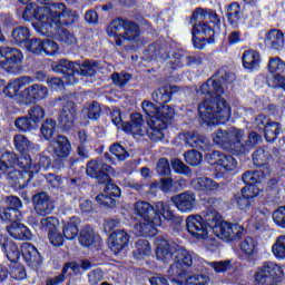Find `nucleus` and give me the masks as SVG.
<instances>
[{
	"label": "nucleus",
	"mask_w": 285,
	"mask_h": 285,
	"mask_svg": "<svg viewBox=\"0 0 285 285\" xmlns=\"http://www.w3.org/2000/svg\"><path fill=\"white\" fill-rule=\"evenodd\" d=\"M24 21H32V26L39 35L45 37H55V35H60L61 41L63 43H69L72 46L77 43V38L75 35L70 33L68 30L61 29V19H68L65 23H75L79 19V13L66 8V4L51 3L48 6L37 7L35 3H29L22 14Z\"/></svg>",
	"instance_id": "f257e3e1"
},
{
	"label": "nucleus",
	"mask_w": 285,
	"mask_h": 285,
	"mask_svg": "<svg viewBox=\"0 0 285 285\" xmlns=\"http://www.w3.org/2000/svg\"><path fill=\"white\" fill-rule=\"evenodd\" d=\"M219 79L232 83V81H235V73L219 70L216 76L209 78L199 89V92L205 95L206 99L198 106V115L207 126L226 124L230 119V105L220 97L224 89Z\"/></svg>",
	"instance_id": "f03ea898"
},
{
	"label": "nucleus",
	"mask_w": 285,
	"mask_h": 285,
	"mask_svg": "<svg viewBox=\"0 0 285 285\" xmlns=\"http://www.w3.org/2000/svg\"><path fill=\"white\" fill-rule=\"evenodd\" d=\"M49 166L50 158L46 156L40 157L39 165H32L30 156L17 158V155L0 149V177L1 175H8L9 179L19 181L26 179L27 175V180L30 181L32 170H41V168L46 169Z\"/></svg>",
	"instance_id": "7ed1b4c3"
},
{
	"label": "nucleus",
	"mask_w": 285,
	"mask_h": 285,
	"mask_svg": "<svg viewBox=\"0 0 285 285\" xmlns=\"http://www.w3.org/2000/svg\"><path fill=\"white\" fill-rule=\"evenodd\" d=\"M156 256L157 259L166 264H168L170 259H174V264L168 269V275L171 277V281L175 279V277H178V279L186 278V272L181 264L193 266V254L177 243H169L166 239L156 242Z\"/></svg>",
	"instance_id": "20e7f679"
},
{
	"label": "nucleus",
	"mask_w": 285,
	"mask_h": 285,
	"mask_svg": "<svg viewBox=\"0 0 285 285\" xmlns=\"http://www.w3.org/2000/svg\"><path fill=\"white\" fill-rule=\"evenodd\" d=\"M87 175L98 179L99 184H105L104 194L98 195L96 202L101 206H115L112 197H121V189L110 183V175L115 177V169L104 160H91L87 165Z\"/></svg>",
	"instance_id": "39448f33"
},
{
	"label": "nucleus",
	"mask_w": 285,
	"mask_h": 285,
	"mask_svg": "<svg viewBox=\"0 0 285 285\" xmlns=\"http://www.w3.org/2000/svg\"><path fill=\"white\" fill-rule=\"evenodd\" d=\"M122 130L132 137H149L151 141H161L166 124L161 120L148 119L145 125L141 114H132L130 121L122 125Z\"/></svg>",
	"instance_id": "423d86ee"
},
{
	"label": "nucleus",
	"mask_w": 285,
	"mask_h": 285,
	"mask_svg": "<svg viewBox=\"0 0 285 285\" xmlns=\"http://www.w3.org/2000/svg\"><path fill=\"white\" fill-rule=\"evenodd\" d=\"M134 213L140 217L134 227L135 234L139 237H155L157 226H161V218L155 207L148 202H137Z\"/></svg>",
	"instance_id": "0eeeda50"
},
{
	"label": "nucleus",
	"mask_w": 285,
	"mask_h": 285,
	"mask_svg": "<svg viewBox=\"0 0 285 285\" xmlns=\"http://www.w3.org/2000/svg\"><path fill=\"white\" fill-rule=\"evenodd\" d=\"M51 69L53 72H60L66 77V75H76L80 77H95L97 75V62L86 60L82 63L70 62L68 60H60L58 62L51 63Z\"/></svg>",
	"instance_id": "6e6552de"
},
{
	"label": "nucleus",
	"mask_w": 285,
	"mask_h": 285,
	"mask_svg": "<svg viewBox=\"0 0 285 285\" xmlns=\"http://www.w3.org/2000/svg\"><path fill=\"white\" fill-rule=\"evenodd\" d=\"M284 277V267L275 262H264L254 273L253 285H271L275 279Z\"/></svg>",
	"instance_id": "1a4fd4ad"
},
{
	"label": "nucleus",
	"mask_w": 285,
	"mask_h": 285,
	"mask_svg": "<svg viewBox=\"0 0 285 285\" xmlns=\"http://www.w3.org/2000/svg\"><path fill=\"white\" fill-rule=\"evenodd\" d=\"M213 233L223 242H235V239H240L246 235V229L237 223L222 220L214 225Z\"/></svg>",
	"instance_id": "9d476101"
},
{
	"label": "nucleus",
	"mask_w": 285,
	"mask_h": 285,
	"mask_svg": "<svg viewBox=\"0 0 285 285\" xmlns=\"http://www.w3.org/2000/svg\"><path fill=\"white\" fill-rule=\"evenodd\" d=\"M188 233L194 239H207L210 225L200 215H190L186 218Z\"/></svg>",
	"instance_id": "9b49d317"
},
{
	"label": "nucleus",
	"mask_w": 285,
	"mask_h": 285,
	"mask_svg": "<svg viewBox=\"0 0 285 285\" xmlns=\"http://www.w3.org/2000/svg\"><path fill=\"white\" fill-rule=\"evenodd\" d=\"M206 159L210 166H216L225 173H234L237 170V159L232 155H226L220 151H213L206 155Z\"/></svg>",
	"instance_id": "f8f14e48"
},
{
	"label": "nucleus",
	"mask_w": 285,
	"mask_h": 285,
	"mask_svg": "<svg viewBox=\"0 0 285 285\" xmlns=\"http://www.w3.org/2000/svg\"><path fill=\"white\" fill-rule=\"evenodd\" d=\"M193 43L197 50H204L206 43H210V38L215 37V30L207 23L199 22L193 29Z\"/></svg>",
	"instance_id": "ddd939ff"
},
{
	"label": "nucleus",
	"mask_w": 285,
	"mask_h": 285,
	"mask_svg": "<svg viewBox=\"0 0 285 285\" xmlns=\"http://www.w3.org/2000/svg\"><path fill=\"white\" fill-rule=\"evenodd\" d=\"M262 193L257 186H245L240 193L234 195V204L239 210H248L253 206V199Z\"/></svg>",
	"instance_id": "4468645a"
},
{
	"label": "nucleus",
	"mask_w": 285,
	"mask_h": 285,
	"mask_svg": "<svg viewBox=\"0 0 285 285\" xmlns=\"http://www.w3.org/2000/svg\"><path fill=\"white\" fill-rule=\"evenodd\" d=\"M23 61V53L12 47H0V70H10Z\"/></svg>",
	"instance_id": "2eb2a0df"
},
{
	"label": "nucleus",
	"mask_w": 285,
	"mask_h": 285,
	"mask_svg": "<svg viewBox=\"0 0 285 285\" xmlns=\"http://www.w3.org/2000/svg\"><path fill=\"white\" fill-rule=\"evenodd\" d=\"M46 97H48V87L43 85H32L20 92V101L26 106L35 104V101H41Z\"/></svg>",
	"instance_id": "dca6fc26"
},
{
	"label": "nucleus",
	"mask_w": 285,
	"mask_h": 285,
	"mask_svg": "<svg viewBox=\"0 0 285 285\" xmlns=\"http://www.w3.org/2000/svg\"><path fill=\"white\" fill-rule=\"evenodd\" d=\"M171 202L179 213H191L197 206V196L191 191H184L171 197Z\"/></svg>",
	"instance_id": "f3484780"
},
{
	"label": "nucleus",
	"mask_w": 285,
	"mask_h": 285,
	"mask_svg": "<svg viewBox=\"0 0 285 285\" xmlns=\"http://www.w3.org/2000/svg\"><path fill=\"white\" fill-rule=\"evenodd\" d=\"M269 72L274 73L272 88H283L285 90V62L279 58L269 59L268 63Z\"/></svg>",
	"instance_id": "a211bd4d"
},
{
	"label": "nucleus",
	"mask_w": 285,
	"mask_h": 285,
	"mask_svg": "<svg viewBox=\"0 0 285 285\" xmlns=\"http://www.w3.org/2000/svg\"><path fill=\"white\" fill-rule=\"evenodd\" d=\"M21 253L24 262H27L28 266L33 268V271H39L42 264L41 254H39V249L35 247L30 243H23L21 246Z\"/></svg>",
	"instance_id": "6ab92c4d"
},
{
	"label": "nucleus",
	"mask_w": 285,
	"mask_h": 285,
	"mask_svg": "<svg viewBox=\"0 0 285 285\" xmlns=\"http://www.w3.org/2000/svg\"><path fill=\"white\" fill-rule=\"evenodd\" d=\"M246 141V131L232 127L229 129L228 146L236 155H244V142Z\"/></svg>",
	"instance_id": "aec40b11"
},
{
	"label": "nucleus",
	"mask_w": 285,
	"mask_h": 285,
	"mask_svg": "<svg viewBox=\"0 0 285 285\" xmlns=\"http://www.w3.org/2000/svg\"><path fill=\"white\" fill-rule=\"evenodd\" d=\"M77 118V105L72 101H67L62 106V110L59 116V121L62 128L66 130L75 126V119Z\"/></svg>",
	"instance_id": "412c9836"
},
{
	"label": "nucleus",
	"mask_w": 285,
	"mask_h": 285,
	"mask_svg": "<svg viewBox=\"0 0 285 285\" xmlns=\"http://www.w3.org/2000/svg\"><path fill=\"white\" fill-rule=\"evenodd\" d=\"M33 81L35 80L28 76L13 79L4 87L3 92L10 99H14V97L21 98V94H19L21 88H24V86H30V83Z\"/></svg>",
	"instance_id": "4be33fe9"
},
{
	"label": "nucleus",
	"mask_w": 285,
	"mask_h": 285,
	"mask_svg": "<svg viewBox=\"0 0 285 285\" xmlns=\"http://www.w3.org/2000/svg\"><path fill=\"white\" fill-rule=\"evenodd\" d=\"M0 247L9 262L12 264H17L19 262L21 250L14 242L10 240L7 236H0Z\"/></svg>",
	"instance_id": "5701e85b"
},
{
	"label": "nucleus",
	"mask_w": 285,
	"mask_h": 285,
	"mask_svg": "<svg viewBox=\"0 0 285 285\" xmlns=\"http://www.w3.org/2000/svg\"><path fill=\"white\" fill-rule=\"evenodd\" d=\"M33 206L38 215H50V213L55 210V204L46 193L36 194L33 196Z\"/></svg>",
	"instance_id": "b1692460"
},
{
	"label": "nucleus",
	"mask_w": 285,
	"mask_h": 285,
	"mask_svg": "<svg viewBox=\"0 0 285 285\" xmlns=\"http://www.w3.org/2000/svg\"><path fill=\"white\" fill-rule=\"evenodd\" d=\"M110 249L115 255H119L124 248H127L130 236L124 230H116L109 236Z\"/></svg>",
	"instance_id": "393cba45"
},
{
	"label": "nucleus",
	"mask_w": 285,
	"mask_h": 285,
	"mask_svg": "<svg viewBox=\"0 0 285 285\" xmlns=\"http://www.w3.org/2000/svg\"><path fill=\"white\" fill-rule=\"evenodd\" d=\"M7 233L13 239H19L21 242L32 239V233L30 229L19 220H13L10 225H8Z\"/></svg>",
	"instance_id": "a878e982"
},
{
	"label": "nucleus",
	"mask_w": 285,
	"mask_h": 285,
	"mask_svg": "<svg viewBox=\"0 0 285 285\" xmlns=\"http://www.w3.org/2000/svg\"><path fill=\"white\" fill-rule=\"evenodd\" d=\"M51 153L59 159H63L70 155V140L66 136H58L50 142Z\"/></svg>",
	"instance_id": "bb28decb"
},
{
	"label": "nucleus",
	"mask_w": 285,
	"mask_h": 285,
	"mask_svg": "<svg viewBox=\"0 0 285 285\" xmlns=\"http://www.w3.org/2000/svg\"><path fill=\"white\" fill-rule=\"evenodd\" d=\"M193 188L199 193H205L206 195L214 193V190H219V184L213 178L200 177L191 181Z\"/></svg>",
	"instance_id": "cd10ccee"
},
{
	"label": "nucleus",
	"mask_w": 285,
	"mask_h": 285,
	"mask_svg": "<svg viewBox=\"0 0 285 285\" xmlns=\"http://www.w3.org/2000/svg\"><path fill=\"white\" fill-rule=\"evenodd\" d=\"M268 175H271V169L268 168V166H265L256 171H246L243 175V181L244 184H246V186H256L257 188H259L257 184H259V181H262L264 177H268Z\"/></svg>",
	"instance_id": "c85d7f7f"
},
{
	"label": "nucleus",
	"mask_w": 285,
	"mask_h": 285,
	"mask_svg": "<svg viewBox=\"0 0 285 285\" xmlns=\"http://www.w3.org/2000/svg\"><path fill=\"white\" fill-rule=\"evenodd\" d=\"M265 46L271 50H282L284 48V33L278 29L269 30L265 36Z\"/></svg>",
	"instance_id": "c756f323"
},
{
	"label": "nucleus",
	"mask_w": 285,
	"mask_h": 285,
	"mask_svg": "<svg viewBox=\"0 0 285 285\" xmlns=\"http://www.w3.org/2000/svg\"><path fill=\"white\" fill-rule=\"evenodd\" d=\"M243 67L245 70H249L250 72H255V70H259V63H262V58L259 52L255 50H247L242 56Z\"/></svg>",
	"instance_id": "7c9ffc66"
},
{
	"label": "nucleus",
	"mask_w": 285,
	"mask_h": 285,
	"mask_svg": "<svg viewBox=\"0 0 285 285\" xmlns=\"http://www.w3.org/2000/svg\"><path fill=\"white\" fill-rule=\"evenodd\" d=\"M79 82V78L73 75H65L61 78H50L47 80L48 87L52 88V90H63L65 86H75V83Z\"/></svg>",
	"instance_id": "2f4dec72"
},
{
	"label": "nucleus",
	"mask_w": 285,
	"mask_h": 285,
	"mask_svg": "<svg viewBox=\"0 0 285 285\" xmlns=\"http://www.w3.org/2000/svg\"><path fill=\"white\" fill-rule=\"evenodd\" d=\"M126 26V22L121 19H116L114 20L107 28V33L109 37H114L116 45L117 46H122V41H121V30H124Z\"/></svg>",
	"instance_id": "473e14b6"
},
{
	"label": "nucleus",
	"mask_w": 285,
	"mask_h": 285,
	"mask_svg": "<svg viewBox=\"0 0 285 285\" xmlns=\"http://www.w3.org/2000/svg\"><path fill=\"white\" fill-rule=\"evenodd\" d=\"M179 139L190 148H196V146H199V144H206V137L199 136V134L195 131H187L185 134H180Z\"/></svg>",
	"instance_id": "72a5a7b5"
},
{
	"label": "nucleus",
	"mask_w": 285,
	"mask_h": 285,
	"mask_svg": "<svg viewBox=\"0 0 285 285\" xmlns=\"http://www.w3.org/2000/svg\"><path fill=\"white\" fill-rule=\"evenodd\" d=\"M240 253L245 255L246 257H254V255H257L259 248L257 245V240H255L253 237H246L242 240L240 245Z\"/></svg>",
	"instance_id": "f704fd0d"
},
{
	"label": "nucleus",
	"mask_w": 285,
	"mask_h": 285,
	"mask_svg": "<svg viewBox=\"0 0 285 285\" xmlns=\"http://www.w3.org/2000/svg\"><path fill=\"white\" fill-rule=\"evenodd\" d=\"M173 282H176V284L179 285H208V283L210 282V277L204 275V274H198V275H194V276H189V277H185V278H173Z\"/></svg>",
	"instance_id": "c9c22d12"
},
{
	"label": "nucleus",
	"mask_w": 285,
	"mask_h": 285,
	"mask_svg": "<svg viewBox=\"0 0 285 285\" xmlns=\"http://www.w3.org/2000/svg\"><path fill=\"white\" fill-rule=\"evenodd\" d=\"M132 41L134 43L139 41V26L132 22H125L124 36L121 41Z\"/></svg>",
	"instance_id": "e433bc0d"
},
{
	"label": "nucleus",
	"mask_w": 285,
	"mask_h": 285,
	"mask_svg": "<svg viewBox=\"0 0 285 285\" xmlns=\"http://www.w3.org/2000/svg\"><path fill=\"white\" fill-rule=\"evenodd\" d=\"M151 250L153 247H150V243H148L146 239H140L136 243L134 257L135 259H144L150 255Z\"/></svg>",
	"instance_id": "4c0bfd02"
},
{
	"label": "nucleus",
	"mask_w": 285,
	"mask_h": 285,
	"mask_svg": "<svg viewBox=\"0 0 285 285\" xmlns=\"http://www.w3.org/2000/svg\"><path fill=\"white\" fill-rule=\"evenodd\" d=\"M14 146L18 151L22 155L21 157H30V155H27L26 153H30L32 150L33 146L30 144V140L26 138L23 135H17L14 137Z\"/></svg>",
	"instance_id": "58836bf2"
},
{
	"label": "nucleus",
	"mask_w": 285,
	"mask_h": 285,
	"mask_svg": "<svg viewBox=\"0 0 285 285\" xmlns=\"http://www.w3.org/2000/svg\"><path fill=\"white\" fill-rule=\"evenodd\" d=\"M272 255L279 262L285 259V235H281L276 238L272 245Z\"/></svg>",
	"instance_id": "ea45409f"
},
{
	"label": "nucleus",
	"mask_w": 285,
	"mask_h": 285,
	"mask_svg": "<svg viewBox=\"0 0 285 285\" xmlns=\"http://www.w3.org/2000/svg\"><path fill=\"white\" fill-rule=\"evenodd\" d=\"M175 117V108L168 106V105H163L160 108H158V115L154 121H163L165 124V130L167 128L168 121Z\"/></svg>",
	"instance_id": "a19ab883"
},
{
	"label": "nucleus",
	"mask_w": 285,
	"mask_h": 285,
	"mask_svg": "<svg viewBox=\"0 0 285 285\" xmlns=\"http://www.w3.org/2000/svg\"><path fill=\"white\" fill-rule=\"evenodd\" d=\"M191 19L194 21H206L207 19H209V21H213L214 19V23H219V19H217V14L215 12L208 9L204 10L202 8L194 11Z\"/></svg>",
	"instance_id": "79ce46f5"
},
{
	"label": "nucleus",
	"mask_w": 285,
	"mask_h": 285,
	"mask_svg": "<svg viewBox=\"0 0 285 285\" xmlns=\"http://www.w3.org/2000/svg\"><path fill=\"white\" fill-rule=\"evenodd\" d=\"M62 233L66 239L72 240L79 235V227L77 226V217H71L70 222H67L62 228Z\"/></svg>",
	"instance_id": "37998d69"
},
{
	"label": "nucleus",
	"mask_w": 285,
	"mask_h": 285,
	"mask_svg": "<svg viewBox=\"0 0 285 285\" xmlns=\"http://www.w3.org/2000/svg\"><path fill=\"white\" fill-rule=\"evenodd\" d=\"M155 210L159 217H164L167 222L175 219V212L170 208V205L164 202H158L155 205Z\"/></svg>",
	"instance_id": "c03bdc74"
},
{
	"label": "nucleus",
	"mask_w": 285,
	"mask_h": 285,
	"mask_svg": "<svg viewBox=\"0 0 285 285\" xmlns=\"http://www.w3.org/2000/svg\"><path fill=\"white\" fill-rule=\"evenodd\" d=\"M279 132H282V125L279 122H269L265 125L264 135L266 141H275Z\"/></svg>",
	"instance_id": "a18cd8bd"
},
{
	"label": "nucleus",
	"mask_w": 285,
	"mask_h": 285,
	"mask_svg": "<svg viewBox=\"0 0 285 285\" xmlns=\"http://www.w3.org/2000/svg\"><path fill=\"white\" fill-rule=\"evenodd\" d=\"M13 43L20 46V43H26L30 39V29L26 27H18L11 33Z\"/></svg>",
	"instance_id": "49530a36"
},
{
	"label": "nucleus",
	"mask_w": 285,
	"mask_h": 285,
	"mask_svg": "<svg viewBox=\"0 0 285 285\" xmlns=\"http://www.w3.org/2000/svg\"><path fill=\"white\" fill-rule=\"evenodd\" d=\"M28 117L33 126H38L46 118V110L41 106H33L28 111Z\"/></svg>",
	"instance_id": "de8ad7c7"
},
{
	"label": "nucleus",
	"mask_w": 285,
	"mask_h": 285,
	"mask_svg": "<svg viewBox=\"0 0 285 285\" xmlns=\"http://www.w3.org/2000/svg\"><path fill=\"white\" fill-rule=\"evenodd\" d=\"M82 115L85 119H90L91 121H95L101 115V107L98 105V102L87 105L82 109Z\"/></svg>",
	"instance_id": "09e8293b"
},
{
	"label": "nucleus",
	"mask_w": 285,
	"mask_h": 285,
	"mask_svg": "<svg viewBox=\"0 0 285 285\" xmlns=\"http://www.w3.org/2000/svg\"><path fill=\"white\" fill-rule=\"evenodd\" d=\"M210 268L217 274L226 273L233 268V261H218V262H206Z\"/></svg>",
	"instance_id": "8fccbe9b"
},
{
	"label": "nucleus",
	"mask_w": 285,
	"mask_h": 285,
	"mask_svg": "<svg viewBox=\"0 0 285 285\" xmlns=\"http://www.w3.org/2000/svg\"><path fill=\"white\" fill-rule=\"evenodd\" d=\"M79 242H80L81 246H86L87 248L89 246H92L95 244V230L90 227H85L80 232Z\"/></svg>",
	"instance_id": "3c124183"
},
{
	"label": "nucleus",
	"mask_w": 285,
	"mask_h": 285,
	"mask_svg": "<svg viewBox=\"0 0 285 285\" xmlns=\"http://www.w3.org/2000/svg\"><path fill=\"white\" fill-rule=\"evenodd\" d=\"M55 130H57V121L53 119H47L40 129L42 137H45L47 140L55 137Z\"/></svg>",
	"instance_id": "603ef678"
},
{
	"label": "nucleus",
	"mask_w": 285,
	"mask_h": 285,
	"mask_svg": "<svg viewBox=\"0 0 285 285\" xmlns=\"http://www.w3.org/2000/svg\"><path fill=\"white\" fill-rule=\"evenodd\" d=\"M259 141H262V136H259L255 131H252L248 135V139L244 141L243 155L246 154V153H250V150H253V148H255L256 145L259 144Z\"/></svg>",
	"instance_id": "864d4df0"
},
{
	"label": "nucleus",
	"mask_w": 285,
	"mask_h": 285,
	"mask_svg": "<svg viewBox=\"0 0 285 285\" xmlns=\"http://www.w3.org/2000/svg\"><path fill=\"white\" fill-rule=\"evenodd\" d=\"M153 99L156 104H168L170 101V91L161 87L153 94Z\"/></svg>",
	"instance_id": "5fc2aeb1"
},
{
	"label": "nucleus",
	"mask_w": 285,
	"mask_h": 285,
	"mask_svg": "<svg viewBox=\"0 0 285 285\" xmlns=\"http://www.w3.org/2000/svg\"><path fill=\"white\" fill-rule=\"evenodd\" d=\"M26 48L33 55H41L43 52V40L33 38L27 42Z\"/></svg>",
	"instance_id": "6e6d98bb"
},
{
	"label": "nucleus",
	"mask_w": 285,
	"mask_h": 285,
	"mask_svg": "<svg viewBox=\"0 0 285 285\" xmlns=\"http://www.w3.org/2000/svg\"><path fill=\"white\" fill-rule=\"evenodd\" d=\"M59 226V219L56 217H47L42 218L40 220V228L41 230H49V233H52V230H57V227Z\"/></svg>",
	"instance_id": "4d7b16f0"
},
{
	"label": "nucleus",
	"mask_w": 285,
	"mask_h": 285,
	"mask_svg": "<svg viewBox=\"0 0 285 285\" xmlns=\"http://www.w3.org/2000/svg\"><path fill=\"white\" fill-rule=\"evenodd\" d=\"M229 130L218 129L214 132L213 139L217 146H228Z\"/></svg>",
	"instance_id": "13d9d810"
},
{
	"label": "nucleus",
	"mask_w": 285,
	"mask_h": 285,
	"mask_svg": "<svg viewBox=\"0 0 285 285\" xmlns=\"http://www.w3.org/2000/svg\"><path fill=\"white\" fill-rule=\"evenodd\" d=\"M242 14V9L239 8V3L234 2L227 9V17L230 23H237L239 21V16Z\"/></svg>",
	"instance_id": "bf43d9fd"
},
{
	"label": "nucleus",
	"mask_w": 285,
	"mask_h": 285,
	"mask_svg": "<svg viewBox=\"0 0 285 285\" xmlns=\"http://www.w3.org/2000/svg\"><path fill=\"white\" fill-rule=\"evenodd\" d=\"M272 218L274 224L278 226V228L285 229V206L278 207L274 213L272 214Z\"/></svg>",
	"instance_id": "052dcab7"
},
{
	"label": "nucleus",
	"mask_w": 285,
	"mask_h": 285,
	"mask_svg": "<svg viewBox=\"0 0 285 285\" xmlns=\"http://www.w3.org/2000/svg\"><path fill=\"white\" fill-rule=\"evenodd\" d=\"M253 161L255 164V166H263V168L266 165V161H268V151H266L265 149H257L254 155H253Z\"/></svg>",
	"instance_id": "680f3d73"
},
{
	"label": "nucleus",
	"mask_w": 285,
	"mask_h": 285,
	"mask_svg": "<svg viewBox=\"0 0 285 285\" xmlns=\"http://www.w3.org/2000/svg\"><path fill=\"white\" fill-rule=\"evenodd\" d=\"M141 108H142V111L145 112V115H147V117H149L148 119H157L159 108H157V106H155L153 102L145 100L141 104Z\"/></svg>",
	"instance_id": "e2e57ef3"
},
{
	"label": "nucleus",
	"mask_w": 285,
	"mask_h": 285,
	"mask_svg": "<svg viewBox=\"0 0 285 285\" xmlns=\"http://www.w3.org/2000/svg\"><path fill=\"white\" fill-rule=\"evenodd\" d=\"M185 161L189 166H199L202 164V153L193 149L185 154Z\"/></svg>",
	"instance_id": "0e129e2a"
},
{
	"label": "nucleus",
	"mask_w": 285,
	"mask_h": 285,
	"mask_svg": "<svg viewBox=\"0 0 285 285\" xmlns=\"http://www.w3.org/2000/svg\"><path fill=\"white\" fill-rule=\"evenodd\" d=\"M109 150L118 161H124L128 157V151L119 144H114Z\"/></svg>",
	"instance_id": "69168bd1"
},
{
	"label": "nucleus",
	"mask_w": 285,
	"mask_h": 285,
	"mask_svg": "<svg viewBox=\"0 0 285 285\" xmlns=\"http://www.w3.org/2000/svg\"><path fill=\"white\" fill-rule=\"evenodd\" d=\"M111 79L115 86H118L119 88H124V86H126V83L130 81L131 76L130 73H112Z\"/></svg>",
	"instance_id": "338daca9"
},
{
	"label": "nucleus",
	"mask_w": 285,
	"mask_h": 285,
	"mask_svg": "<svg viewBox=\"0 0 285 285\" xmlns=\"http://www.w3.org/2000/svg\"><path fill=\"white\" fill-rule=\"evenodd\" d=\"M156 171L158 175H163V176L170 175V163H168V159L166 158L158 159L156 165Z\"/></svg>",
	"instance_id": "774afa93"
}]
</instances>
